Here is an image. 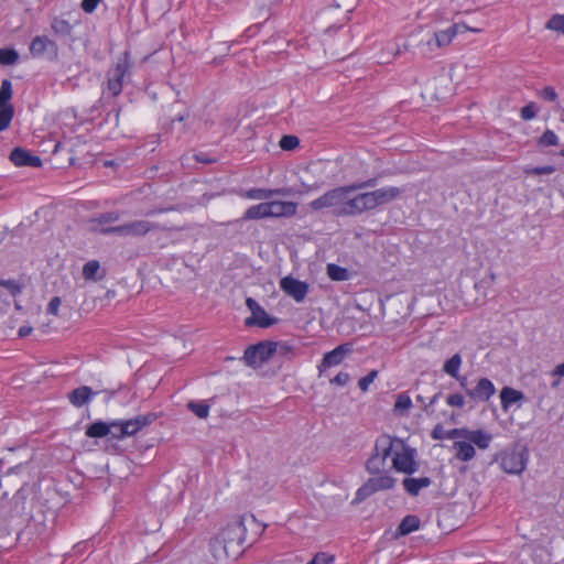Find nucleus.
I'll return each mask as SVG.
<instances>
[{"label": "nucleus", "instance_id": "f257e3e1", "mask_svg": "<svg viewBox=\"0 0 564 564\" xmlns=\"http://www.w3.org/2000/svg\"><path fill=\"white\" fill-rule=\"evenodd\" d=\"M373 185L375 180H369L364 183L329 189L312 200L308 207L314 212L328 210L337 217L361 215L360 193L356 194V192Z\"/></svg>", "mask_w": 564, "mask_h": 564}, {"label": "nucleus", "instance_id": "f03ea898", "mask_svg": "<svg viewBox=\"0 0 564 564\" xmlns=\"http://www.w3.org/2000/svg\"><path fill=\"white\" fill-rule=\"evenodd\" d=\"M246 533L245 517L236 518L229 522L210 543L214 558L220 564L236 561L243 553Z\"/></svg>", "mask_w": 564, "mask_h": 564}, {"label": "nucleus", "instance_id": "7ed1b4c3", "mask_svg": "<svg viewBox=\"0 0 564 564\" xmlns=\"http://www.w3.org/2000/svg\"><path fill=\"white\" fill-rule=\"evenodd\" d=\"M391 447L392 466L395 470L409 475L417 470L419 464L415 460V449L408 446L400 438H392Z\"/></svg>", "mask_w": 564, "mask_h": 564}, {"label": "nucleus", "instance_id": "20e7f679", "mask_svg": "<svg viewBox=\"0 0 564 564\" xmlns=\"http://www.w3.org/2000/svg\"><path fill=\"white\" fill-rule=\"evenodd\" d=\"M403 192L404 187L388 186L377 188L371 192L360 193L359 200L361 204V213L372 210L380 205L389 204L398 199Z\"/></svg>", "mask_w": 564, "mask_h": 564}, {"label": "nucleus", "instance_id": "39448f33", "mask_svg": "<svg viewBox=\"0 0 564 564\" xmlns=\"http://www.w3.org/2000/svg\"><path fill=\"white\" fill-rule=\"evenodd\" d=\"M280 348L283 351L288 350V347L282 345L280 346L275 341H261L254 346H250L245 351V360L249 366L259 367L262 364L267 362L272 355Z\"/></svg>", "mask_w": 564, "mask_h": 564}, {"label": "nucleus", "instance_id": "423d86ee", "mask_svg": "<svg viewBox=\"0 0 564 564\" xmlns=\"http://www.w3.org/2000/svg\"><path fill=\"white\" fill-rule=\"evenodd\" d=\"M501 468L508 474L519 475L527 466L528 453L524 447H514L506 449L497 456Z\"/></svg>", "mask_w": 564, "mask_h": 564}, {"label": "nucleus", "instance_id": "0eeeda50", "mask_svg": "<svg viewBox=\"0 0 564 564\" xmlns=\"http://www.w3.org/2000/svg\"><path fill=\"white\" fill-rule=\"evenodd\" d=\"M392 437L383 435L376 442L373 454L367 460L366 469L370 474H380L384 470L386 460L391 456Z\"/></svg>", "mask_w": 564, "mask_h": 564}, {"label": "nucleus", "instance_id": "6e6552de", "mask_svg": "<svg viewBox=\"0 0 564 564\" xmlns=\"http://www.w3.org/2000/svg\"><path fill=\"white\" fill-rule=\"evenodd\" d=\"M457 35V28H448L434 32L429 40L422 43V54L431 57L438 50L448 47Z\"/></svg>", "mask_w": 564, "mask_h": 564}, {"label": "nucleus", "instance_id": "1a4fd4ad", "mask_svg": "<svg viewBox=\"0 0 564 564\" xmlns=\"http://www.w3.org/2000/svg\"><path fill=\"white\" fill-rule=\"evenodd\" d=\"M378 476L368 479L358 490L357 499L364 500L380 490H389L395 485V479L389 475L377 474Z\"/></svg>", "mask_w": 564, "mask_h": 564}, {"label": "nucleus", "instance_id": "9d476101", "mask_svg": "<svg viewBox=\"0 0 564 564\" xmlns=\"http://www.w3.org/2000/svg\"><path fill=\"white\" fill-rule=\"evenodd\" d=\"M128 54L124 53L123 57L119 58L115 67L109 70L108 89L111 91L113 96H117L121 93L122 79L128 73Z\"/></svg>", "mask_w": 564, "mask_h": 564}, {"label": "nucleus", "instance_id": "9b49d317", "mask_svg": "<svg viewBox=\"0 0 564 564\" xmlns=\"http://www.w3.org/2000/svg\"><path fill=\"white\" fill-rule=\"evenodd\" d=\"M280 288L295 302L301 303L306 297L310 286L307 283L296 280L293 276H285L280 281Z\"/></svg>", "mask_w": 564, "mask_h": 564}, {"label": "nucleus", "instance_id": "f8f14e48", "mask_svg": "<svg viewBox=\"0 0 564 564\" xmlns=\"http://www.w3.org/2000/svg\"><path fill=\"white\" fill-rule=\"evenodd\" d=\"M251 316L246 319L247 325H258L260 327H269L276 323V319L269 316L268 313L257 303L256 300L248 297L246 301Z\"/></svg>", "mask_w": 564, "mask_h": 564}, {"label": "nucleus", "instance_id": "ddd939ff", "mask_svg": "<svg viewBox=\"0 0 564 564\" xmlns=\"http://www.w3.org/2000/svg\"><path fill=\"white\" fill-rule=\"evenodd\" d=\"M351 350L352 348L350 344H343L327 352L318 366L319 373L330 367L340 365L344 358L349 355Z\"/></svg>", "mask_w": 564, "mask_h": 564}, {"label": "nucleus", "instance_id": "4468645a", "mask_svg": "<svg viewBox=\"0 0 564 564\" xmlns=\"http://www.w3.org/2000/svg\"><path fill=\"white\" fill-rule=\"evenodd\" d=\"M156 227L155 224L148 220H133L120 225V237H142Z\"/></svg>", "mask_w": 564, "mask_h": 564}, {"label": "nucleus", "instance_id": "2eb2a0df", "mask_svg": "<svg viewBox=\"0 0 564 564\" xmlns=\"http://www.w3.org/2000/svg\"><path fill=\"white\" fill-rule=\"evenodd\" d=\"M296 210L297 204L294 202H269V218L292 217L296 214Z\"/></svg>", "mask_w": 564, "mask_h": 564}, {"label": "nucleus", "instance_id": "dca6fc26", "mask_svg": "<svg viewBox=\"0 0 564 564\" xmlns=\"http://www.w3.org/2000/svg\"><path fill=\"white\" fill-rule=\"evenodd\" d=\"M496 392V388L494 383L487 379H480L474 389L467 391V394L477 401L486 402L488 401Z\"/></svg>", "mask_w": 564, "mask_h": 564}, {"label": "nucleus", "instance_id": "f3484780", "mask_svg": "<svg viewBox=\"0 0 564 564\" xmlns=\"http://www.w3.org/2000/svg\"><path fill=\"white\" fill-rule=\"evenodd\" d=\"M10 160L17 166L39 167L42 164V160L39 156L32 155L29 151L22 148L13 149L10 154Z\"/></svg>", "mask_w": 564, "mask_h": 564}, {"label": "nucleus", "instance_id": "a211bd4d", "mask_svg": "<svg viewBox=\"0 0 564 564\" xmlns=\"http://www.w3.org/2000/svg\"><path fill=\"white\" fill-rule=\"evenodd\" d=\"M292 194H293V189L288 188V187H281V188H274V189L250 188L248 192H246L245 196L249 199L265 200L275 195L290 196Z\"/></svg>", "mask_w": 564, "mask_h": 564}, {"label": "nucleus", "instance_id": "6ab92c4d", "mask_svg": "<svg viewBox=\"0 0 564 564\" xmlns=\"http://www.w3.org/2000/svg\"><path fill=\"white\" fill-rule=\"evenodd\" d=\"M24 284L19 280H0V300L9 304L8 297H15L22 293Z\"/></svg>", "mask_w": 564, "mask_h": 564}, {"label": "nucleus", "instance_id": "aec40b11", "mask_svg": "<svg viewBox=\"0 0 564 564\" xmlns=\"http://www.w3.org/2000/svg\"><path fill=\"white\" fill-rule=\"evenodd\" d=\"M57 51V45L54 41L46 36H35L30 45V52L33 56H41L45 51Z\"/></svg>", "mask_w": 564, "mask_h": 564}, {"label": "nucleus", "instance_id": "412c9836", "mask_svg": "<svg viewBox=\"0 0 564 564\" xmlns=\"http://www.w3.org/2000/svg\"><path fill=\"white\" fill-rule=\"evenodd\" d=\"M432 484L431 479L429 477H421V478H404L403 479V487L405 491L411 496H417L419 492L427 488Z\"/></svg>", "mask_w": 564, "mask_h": 564}, {"label": "nucleus", "instance_id": "4be33fe9", "mask_svg": "<svg viewBox=\"0 0 564 564\" xmlns=\"http://www.w3.org/2000/svg\"><path fill=\"white\" fill-rule=\"evenodd\" d=\"M105 275L106 273L101 270L100 263L97 260H90L83 267V276L87 281H100Z\"/></svg>", "mask_w": 564, "mask_h": 564}, {"label": "nucleus", "instance_id": "5701e85b", "mask_svg": "<svg viewBox=\"0 0 564 564\" xmlns=\"http://www.w3.org/2000/svg\"><path fill=\"white\" fill-rule=\"evenodd\" d=\"M456 457L462 462H468L475 457V448L469 441H455L453 445Z\"/></svg>", "mask_w": 564, "mask_h": 564}, {"label": "nucleus", "instance_id": "b1692460", "mask_svg": "<svg viewBox=\"0 0 564 564\" xmlns=\"http://www.w3.org/2000/svg\"><path fill=\"white\" fill-rule=\"evenodd\" d=\"M491 440L492 436L482 430H468L466 438V441H469L471 444H475L480 449L488 448Z\"/></svg>", "mask_w": 564, "mask_h": 564}, {"label": "nucleus", "instance_id": "393cba45", "mask_svg": "<svg viewBox=\"0 0 564 564\" xmlns=\"http://www.w3.org/2000/svg\"><path fill=\"white\" fill-rule=\"evenodd\" d=\"M116 429V423L108 425L104 422H96L87 429L86 435L89 437H104L106 435L117 433Z\"/></svg>", "mask_w": 564, "mask_h": 564}, {"label": "nucleus", "instance_id": "a878e982", "mask_svg": "<svg viewBox=\"0 0 564 564\" xmlns=\"http://www.w3.org/2000/svg\"><path fill=\"white\" fill-rule=\"evenodd\" d=\"M93 394L94 392L89 387L83 386L73 390L68 394V399L73 405L79 408L83 406Z\"/></svg>", "mask_w": 564, "mask_h": 564}, {"label": "nucleus", "instance_id": "bb28decb", "mask_svg": "<svg viewBox=\"0 0 564 564\" xmlns=\"http://www.w3.org/2000/svg\"><path fill=\"white\" fill-rule=\"evenodd\" d=\"M269 218V202H263L258 205L249 207L245 214L243 220H253Z\"/></svg>", "mask_w": 564, "mask_h": 564}, {"label": "nucleus", "instance_id": "cd10ccee", "mask_svg": "<svg viewBox=\"0 0 564 564\" xmlns=\"http://www.w3.org/2000/svg\"><path fill=\"white\" fill-rule=\"evenodd\" d=\"M524 398L521 391L505 387L500 392L501 405L503 410H507L510 404L521 401Z\"/></svg>", "mask_w": 564, "mask_h": 564}, {"label": "nucleus", "instance_id": "c85d7f7f", "mask_svg": "<svg viewBox=\"0 0 564 564\" xmlns=\"http://www.w3.org/2000/svg\"><path fill=\"white\" fill-rule=\"evenodd\" d=\"M116 431L117 433H112V437L122 438L124 436H131L140 430L138 427L137 421L131 419L122 422L121 424H117Z\"/></svg>", "mask_w": 564, "mask_h": 564}, {"label": "nucleus", "instance_id": "c756f323", "mask_svg": "<svg viewBox=\"0 0 564 564\" xmlns=\"http://www.w3.org/2000/svg\"><path fill=\"white\" fill-rule=\"evenodd\" d=\"M420 528V520L415 516H406L398 528L399 535H408Z\"/></svg>", "mask_w": 564, "mask_h": 564}, {"label": "nucleus", "instance_id": "7c9ffc66", "mask_svg": "<svg viewBox=\"0 0 564 564\" xmlns=\"http://www.w3.org/2000/svg\"><path fill=\"white\" fill-rule=\"evenodd\" d=\"M462 366V357L459 354H455L452 358H449L447 361H445L444 366H443V371L455 378V379H458L459 376H458V370Z\"/></svg>", "mask_w": 564, "mask_h": 564}, {"label": "nucleus", "instance_id": "2f4dec72", "mask_svg": "<svg viewBox=\"0 0 564 564\" xmlns=\"http://www.w3.org/2000/svg\"><path fill=\"white\" fill-rule=\"evenodd\" d=\"M187 408L199 419H207L209 415V404L206 401H189Z\"/></svg>", "mask_w": 564, "mask_h": 564}, {"label": "nucleus", "instance_id": "473e14b6", "mask_svg": "<svg viewBox=\"0 0 564 564\" xmlns=\"http://www.w3.org/2000/svg\"><path fill=\"white\" fill-rule=\"evenodd\" d=\"M327 274L334 281H346L349 279L348 270L334 263L327 265Z\"/></svg>", "mask_w": 564, "mask_h": 564}, {"label": "nucleus", "instance_id": "72a5a7b5", "mask_svg": "<svg viewBox=\"0 0 564 564\" xmlns=\"http://www.w3.org/2000/svg\"><path fill=\"white\" fill-rule=\"evenodd\" d=\"M545 29L564 35V14H553L545 23Z\"/></svg>", "mask_w": 564, "mask_h": 564}, {"label": "nucleus", "instance_id": "f704fd0d", "mask_svg": "<svg viewBox=\"0 0 564 564\" xmlns=\"http://www.w3.org/2000/svg\"><path fill=\"white\" fill-rule=\"evenodd\" d=\"M11 98H12L11 82L8 79H4V80H2L1 87H0V108L1 107H12V105L9 104Z\"/></svg>", "mask_w": 564, "mask_h": 564}, {"label": "nucleus", "instance_id": "c9c22d12", "mask_svg": "<svg viewBox=\"0 0 564 564\" xmlns=\"http://www.w3.org/2000/svg\"><path fill=\"white\" fill-rule=\"evenodd\" d=\"M51 28L53 32L58 35H69L72 31V26L68 21L59 18L53 19Z\"/></svg>", "mask_w": 564, "mask_h": 564}, {"label": "nucleus", "instance_id": "e433bc0d", "mask_svg": "<svg viewBox=\"0 0 564 564\" xmlns=\"http://www.w3.org/2000/svg\"><path fill=\"white\" fill-rule=\"evenodd\" d=\"M411 405H412L411 398L405 393H401L397 398V401L394 404V411L400 415H404L405 412L411 408Z\"/></svg>", "mask_w": 564, "mask_h": 564}, {"label": "nucleus", "instance_id": "4c0bfd02", "mask_svg": "<svg viewBox=\"0 0 564 564\" xmlns=\"http://www.w3.org/2000/svg\"><path fill=\"white\" fill-rule=\"evenodd\" d=\"M13 107H1L0 108V131L6 130L13 118Z\"/></svg>", "mask_w": 564, "mask_h": 564}, {"label": "nucleus", "instance_id": "58836bf2", "mask_svg": "<svg viewBox=\"0 0 564 564\" xmlns=\"http://www.w3.org/2000/svg\"><path fill=\"white\" fill-rule=\"evenodd\" d=\"M120 218L119 213L110 212L91 219V225L102 226L104 224L116 223Z\"/></svg>", "mask_w": 564, "mask_h": 564}, {"label": "nucleus", "instance_id": "ea45409f", "mask_svg": "<svg viewBox=\"0 0 564 564\" xmlns=\"http://www.w3.org/2000/svg\"><path fill=\"white\" fill-rule=\"evenodd\" d=\"M19 58V54L14 50H4L0 48V64L2 65H12Z\"/></svg>", "mask_w": 564, "mask_h": 564}, {"label": "nucleus", "instance_id": "a19ab883", "mask_svg": "<svg viewBox=\"0 0 564 564\" xmlns=\"http://www.w3.org/2000/svg\"><path fill=\"white\" fill-rule=\"evenodd\" d=\"M403 50H408V45L404 44L403 46H398L391 54H384V53H381L379 55V63L380 64H389L391 63L392 61L397 59L398 57L401 56Z\"/></svg>", "mask_w": 564, "mask_h": 564}, {"label": "nucleus", "instance_id": "79ce46f5", "mask_svg": "<svg viewBox=\"0 0 564 564\" xmlns=\"http://www.w3.org/2000/svg\"><path fill=\"white\" fill-rule=\"evenodd\" d=\"M557 142V135L552 130H546L539 139V144L541 147L556 145Z\"/></svg>", "mask_w": 564, "mask_h": 564}, {"label": "nucleus", "instance_id": "37998d69", "mask_svg": "<svg viewBox=\"0 0 564 564\" xmlns=\"http://www.w3.org/2000/svg\"><path fill=\"white\" fill-rule=\"evenodd\" d=\"M158 417L159 415L156 413L150 412L143 415H138L134 417V420L137 421L139 430H141L148 425H151Z\"/></svg>", "mask_w": 564, "mask_h": 564}, {"label": "nucleus", "instance_id": "c03bdc74", "mask_svg": "<svg viewBox=\"0 0 564 564\" xmlns=\"http://www.w3.org/2000/svg\"><path fill=\"white\" fill-rule=\"evenodd\" d=\"M299 145V139L294 135H284L280 140V147L283 150H293Z\"/></svg>", "mask_w": 564, "mask_h": 564}, {"label": "nucleus", "instance_id": "a18cd8bd", "mask_svg": "<svg viewBox=\"0 0 564 564\" xmlns=\"http://www.w3.org/2000/svg\"><path fill=\"white\" fill-rule=\"evenodd\" d=\"M468 429H453L446 432V438L463 441L467 438Z\"/></svg>", "mask_w": 564, "mask_h": 564}, {"label": "nucleus", "instance_id": "49530a36", "mask_svg": "<svg viewBox=\"0 0 564 564\" xmlns=\"http://www.w3.org/2000/svg\"><path fill=\"white\" fill-rule=\"evenodd\" d=\"M378 376L377 370L370 371L366 377L361 378L358 382L359 388L366 392L369 388V386L375 381V379Z\"/></svg>", "mask_w": 564, "mask_h": 564}, {"label": "nucleus", "instance_id": "de8ad7c7", "mask_svg": "<svg viewBox=\"0 0 564 564\" xmlns=\"http://www.w3.org/2000/svg\"><path fill=\"white\" fill-rule=\"evenodd\" d=\"M91 229L102 235H117L120 236V226L113 227H99L97 225H91Z\"/></svg>", "mask_w": 564, "mask_h": 564}, {"label": "nucleus", "instance_id": "09e8293b", "mask_svg": "<svg viewBox=\"0 0 564 564\" xmlns=\"http://www.w3.org/2000/svg\"><path fill=\"white\" fill-rule=\"evenodd\" d=\"M535 106L533 102H531L521 109V118L523 120H531L535 117Z\"/></svg>", "mask_w": 564, "mask_h": 564}, {"label": "nucleus", "instance_id": "8fccbe9b", "mask_svg": "<svg viewBox=\"0 0 564 564\" xmlns=\"http://www.w3.org/2000/svg\"><path fill=\"white\" fill-rule=\"evenodd\" d=\"M540 96H541L542 98H544L545 100H547V101H555V100H556V98H557V94H556V91H555V90H554V88H553V87H551V86H546V87H544V88L541 90Z\"/></svg>", "mask_w": 564, "mask_h": 564}, {"label": "nucleus", "instance_id": "3c124183", "mask_svg": "<svg viewBox=\"0 0 564 564\" xmlns=\"http://www.w3.org/2000/svg\"><path fill=\"white\" fill-rule=\"evenodd\" d=\"M350 380V376L347 372L337 373L334 379L330 380L332 383L337 384L339 387L346 386Z\"/></svg>", "mask_w": 564, "mask_h": 564}, {"label": "nucleus", "instance_id": "603ef678", "mask_svg": "<svg viewBox=\"0 0 564 564\" xmlns=\"http://www.w3.org/2000/svg\"><path fill=\"white\" fill-rule=\"evenodd\" d=\"M447 403L452 406H458V408H462L464 406L465 404V400H464V397L462 394H458V393H455V394H449L447 397Z\"/></svg>", "mask_w": 564, "mask_h": 564}, {"label": "nucleus", "instance_id": "864d4df0", "mask_svg": "<svg viewBox=\"0 0 564 564\" xmlns=\"http://www.w3.org/2000/svg\"><path fill=\"white\" fill-rule=\"evenodd\" d=\"M554 171H555L554 166L546 165V166H542V167H534V169L525 170V173L541 175V174H552Z\"/></svg>", "mask_w": 564, "mask_h": 564}, {"label": "nucleus", "instance_id": "5fc2aeb1", "mask_svg": "<svg viewBox=\"0 0 564 564\" xmlns=\"http://www.w3.org/2000/svg\"><path fill=\"white\" fill-rule=\"evenodd\" d=\"M59 306L61 299L58 296H54L47 305V313L57 316Z\"/></svg>", "mask_w": 564, "mask_h": 564}, {"label": "nucleus", "instance_id": "6e6d98bb", "mask_svg": "<svg viewBox=\"0 0 564 564\" xmlns=\"http://www.w3.org/2000/svg\"><path fill=\"white\" fill-rule=\"evenodd\" d=\"M446 430L441 424H437L432 430L431 436L433 440H444L446 438Z\"/></svg>", "mask_w": 564, "mask_h": 564}, {"label": "nucleus", "instance_id": "4d7b16f0", "mask_svg": "<svg viewBox=\"0 0 564 564\" xmlns=\"http://www.w3.org/2000/svg\"><path fill=\"white\" fill-rule=\"evenodd\" d=\"M451 28H457V34H459L462 32H467V31L476 32V33L481 32V29L470 28L466 23H463V22L454 23Z\"/></svg>", "mask_w": 564, "mask_h": 564}, {"label": "nucleus", "instance_id": "13d9d810", "mask_svg": "<svg viewBox=\"0 0 564 564\" xmlns=\"http://www.w3.org/2000/svg\"><path fill=\"white\" fill-rule=\"evenodd\" d=\"M99 2L100 0H83L82 8L85 12L91 13Z\"/></svg>", "mask_w": 564, "mask_h": 564}, {"label": "nucleus", "instance_id": "bf43d9fd", "mask_svg": "<svg viewBox=\"0 0 564 564\" xmlns=\"http://www.w3.org/2000/svg\"><path fill=\"white\" fill-rule=\"evenodd\" d=\"M497 279V275L496 273L491 272L489 274V281L487 282L486 280H481L479 281L478 283L475 284V289H479V288H482V285L486 283V284H492Z\"/></svg>", "mask_w": 564, "mask_h": 564}, {"label": "nucleus", "instance_id": "052dcab7", "mask_svg": "<svg viewBox=\"0 0 564 564\" xmlns=\"http://www.w3.org/2000/svg\"><path fill=\"white\" fill-rule=\"evenodd\" d=\"M552 376L562 378L564 377V362L557 365L551 372Z\"/></svg>", "mask_w": 564, "mask_h": 564}, {"label": "nucleus", "instance_id": "680f3d73", "mask_svg": "<svg viewBox=\"0 0 564 564\" xmlns=\"http://www.w3.org/2000/svg\"><path fill=\"white\" fill-rule=\"evenodd\" d=\"M31 333H32V327L31 326H22L19 329V336L20 337H25V336L30 335Z\"/></svg>", "mask_w": 564, "mask_h": 564}, {"label": "nucleus", "instance_id": "e2e57ef3", "mask_svg": "<svg viewBox=\"0 0 564 564\" xmlns=\"http://www.w3.org/2000/svg\"><path fill=\"white\" fill-rule=\"evenodd\" d=\"M485 297H486V293H484V296L481 300L475 299V304H481L484 302Z\"/></svg>", "mask_w": 564, "mask_h": 564}, {"label": "nucleus", "instance_id": "0e129e2a", "mask_svg": "<svg viewBox=\"0 0 564 564\" xmlns=\"http://www.w3.org/2000/svg\"><path fill=\"white\" fill-rule=\"evenodd\" d=\"M560 384V378L552 383V388H556Z\"/></svg>", "mask_w": 564, "mask_h": 564}, {"label": "nucleus", "instance_id": "69168bd1", "mask_svg": "<svg viewBox=\"0 0 564 564\" xmlns=\"http://www.w3.org/2000/svg\"><path fill=\"white\" fill-rule=\"evenodd\" d=\"M436 398H437V395H434V397L431 399V401H430V404H429V405L433 404V403L435 402Z\"/></svg>", "mask_w": 564, "mask_h": 564}, {"label": "nucleus", "instance_id": "338daca9", "mask_svg": "<svg viewBox=\"0 0 564 564\" xmlns=\"http://www.w3.org/2000/svg\"><path fill=\"white\" fill-rule=\"evenodd\" d=\"M14 305H15V308H17V310H21V308H22V307H21V305H20L18 302H15V304H14Z\"/></svg>", "mask_w": 564, "mask_h": 564}, {"label": "nucleus", "instance_id": "774afa93", "mask_svg": "<svg viewBox=\"0 0 564 564\" xmlns=\"http://www.w3.org/2000/svg\"><path fill=\"white\" fill-rule=\"evenodd\" d=\"M465 381H466V378H464L463 381L460 382L462 387L465 386Z\"/></svg>", "mask_w": 564, "mask_h": 564}]
</instances>
